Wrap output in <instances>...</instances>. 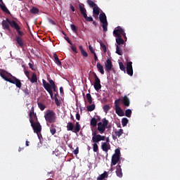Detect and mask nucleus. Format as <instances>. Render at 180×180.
I'll use <instances>...</instances> for the list:
<instances>
[{
	"label": "nucleus",
	"instance_id": "26",
	"mask_svg": "<svg viewBox=\"0 0 180 180\" xmlns=\"http://www.w3.org/2000/svg\"><path fill=\"white\" fill-rule=\"evenodd\" d=\"M57 126L54 124H51L50 127V133L52 134V136H54V134L57 132V129L56 128Z\"/></svg>",
	"mask_w": 180,
	"mask_h": 180
},
{
	"label": "nucleus",
	"instance_id": "57",
	"mask_svg": "<svg viewBox=\"0 0 180 180\" xmlns=\"http://www.w3.org/2000/svg\"><path fill=\"white\" fill-rule=\"evenodd\" d=\"M81 53L83 57H88V53H86V51H85L84 50L82 51Z\"/></svg>",
	"mask_w": 180,
	"mask_h": 180
},
{
	"label": "nucleus",
	"instance_id": "23",
	"mask_svg": "<svg viewBox=\"0 0 180 180\" xmlns=\"http://www.w3.org/2000/svg\"><path fill=\"white\" fill-rule=\"evenodd\" d=\"M115 113H117V115L120 117L124 116V112L122 108H120V106L115 107Z\"/></svg>",
	"mask_w": 180,
	"mask_h": 180
},
{
	"label": "nucleus",
	"instance_id": "17",
	"mask_svg": "<svg viewBox=\"0 0 180 180\" xmlns=\"http://www.w3.org/2000/svg\"><path fill=\"white\" fill-rule=\"evenodd\" d=\"M115 134H112V137L114 140H117V138H120V136L123 134V129H120L119 130L115 131Z\"/></svg>",
	"mask_w": 180,
	"mask_h": 180
},
{
	"label": "nucleus",
	"instance_id": "30",
	"mask_svg": "<svg viewBox=\"0 0 180 180\" xmlns=\"http://www.w3.org/2000/svg\"><path fill=\"white\" fill-rule=\"evenodd\" d=\"M28 79H30L32 84H35V82H37V75H36V73H33L32 77H30Z\"/></svg>",
	"mask_w": 180,
	"mask_h": 180
},
{
	"label": "nucleus",
	"instance_id": "58",
	"mask_svg": "<svg viewBox=\"0 0 180 180\" xmlns=\"http://www.w3.org/2000/svg\"><path fill=\"white\" fill-rule=\"evenodd\" d=\"M79 153V148L77 147L76 149L74 150V154L77 155Z\"/></svg>",
	"mask_w": 180,
	"mask_h": 180
},
{
	"label": "nucleus",
	"instance_id": "1",
	"mask_svg": "<svg viewBox=\"0 0 180 180\" xmlns=\"http://www.w3.org/2000/svg\"><path fill=\"white\" fill-rule=\"evenodd\" d=\"M45 120L47 123H56L57 122V116L53 110H47L44 114Z\"/></svg>",
	"mask_w": 180,
	"mask_h": 180
},
{
	"label": "nucleus",
	"instance_id": "52",
	"mask_svg": "<svg viewBox=\"0 0 180 180\" xmlns=\"http://www.w3.org/2000/svg\"><path fill=\"white\" fill-rule=\"evenodd\" d=\"M64 39H65V40H66V41H68V43H69V44H70L71 46H72V42L71 40L70 39V37H65Z\"/></svg>",
	"mask_w": 180,
	"mask_h": 180
},
{
	"label": "nucleus",
	"instance_id": "48",
	"mask_svg": "<svg viewBox=\"0 0 180 180\" xmlns=\"http://www.w3.org/2000/svg\"><path fill=\"white\" fill-rule=\"evenodd\" d=\"M101 45V50L103 51V53H106L107 50H106V45H105L103 43H101L100 44Z\"/></svg>",
	"mask_w": 180,
	"mask_h": 180
},
{
	"label": "nucleus",
	"instance_id": "10",
	"mask_svg": "<svg viewBox=\"0 0 180 180\" xmlns=\"http://www.w3.org/2000/svg\"><path fill=\"white\" fill-rule=\"evenodd\" d=\"M94 86L96 91H99L102 88V85L101 84V79L96 75V73H94Z\"/></svg>",
	"mask_w": 180,
	"mask_h": 180
},
{
	"label": "nucleus",
	"instance_id": "12",
	"mask_svg": "<svg viewBox=\"0 0 180 180\" xmlns=\"http://www.w3.org/2000/svg\"><path fill=\"white\" fill-rule=\"evenodd\" d=\"M8 82L15 85V86H17V88H19V89L22 88V82H20V80L19 79L15 77L14 76H13L10 79V81Z\"/></svg>",
	"mask_w": 180,
	"mask_h": 180
},
{
	"label": "nucleus",
	"instance_id": "33",
	"mask_svg": "<svg viewBox=\"0 0 180 180\" xmlns=\"http://www.w3.org/2000/svg\"><path fill=\"white\" fill-rule=\"evenodd\" d=\"M116 53L118 56H123V49L119 45L116 46Z\"/></svg>",
	"mask_w": 180,
	"mask_h": 180
},
{
	"label": "nucleus",
	"instance_id": "2",
	"mask_svg": "<svg viewBox=\"0 0 180 180\" xmlns=\"http://www.w3.org/2000/svg\"><path fill=\"white\" fill-rule=\"evenodd\" d=\"M102 122L98 123V127L97 130L100 134H103L105 133V130L106 129H110V127H108V124H109V121L106 120V118H103L102 120Z\"/></svg>",
	"mask_w": 180,
	"mask_h": 180
},
{
	"label": "nucleus",
	"instance_id": "19",
	"mask_svg": "<svg viewBox=\"0 0 180 180\" xmlns=\"http://www.w3.org/2000/svg\"><path fill=\"white\" fill-rule=\"evenodd\" d=\"M15 41L21 49H23V47H25V44H23V39H22V37L16 35Z\"/></svg>",
	"mask_w": 180,
	"mask_h": 180
},
{
	"label": "nucleus",
	"instance_id": "25",
	"mask_svg": "<svg viewBox=\"0 0 180 180\" xmlns=\"http://www.w3.org/2000/svg\"><path fill=\"white\" fill-rule=\"evenodd\" d=\"M79 9L83 17H84L86 15V9L84 8V4H79Z\"/></svg>",
	"mask_w": 180,
	"mask_h": 180
},
{
	"label": "nucleus",
	"instance_id": "56",
	"mask_svg": "<svg viewBox=\"0 0 180 180\" xmlns=\"http://www.w3.org/2000/svg\"><path fill=\"white\" fill-rule=\"evenodd\" d=\"M49 85H51V86H54L56 85V83L54 82V81L53 79H49Z\"/></svg>",
	"mask_w": 180,
	"mask_h": 180
},
{
	"label": "nucleus",
	"instance_id": "22",
	"mask_svg": "<svg viewBox=\"0 0 180 180\" xmlns=\"http://www.w3.org/2000/svg\"><path fill=\"white\" fill-rule=\"evenodd\" d=\"M1 25L4 30H8V32H11V26H9V22H8V21H6V20H4L1 22Z\"/></svg>",
	"mask_w": 180,
	"mask_h": 180
},
{
	"label": "nucleus",
	"instance_id": "34",
	"mask_svg": "<svg viewBox=\"0 0 180 180\" xmlns=\"http://www.w3.org/2000/svg\"><path fill=\"white\" fill-rule=\"evenodd\" d=\"M97 68L98 71H100L101 74L103 75L105 74V70H103V66L101 65V63H97Z\"/></svg>",
	"mask_w": 180,
	"mask_h": 180
},
{
	"label": "nucleus",
	"instance_id": "21",
	"mask_svg": "<svg viewBox=\"0 0 180 180\" xmlns=\"http://www.w3.org/2000/svg\"><path fill=\"white\" fill-rule=\"evenodd\" d=\"M101 149L103 150V151H105V153H108V151H109V150H110V146L109 145V143H108L106 142H102L101 143Z\"/></svg>",
	"mask_w": 180,
	"mask_h": 180
},
{
	"label": "nucleus",
	"instance_id": "61",
	"mask_svg": "<svg viewBox=\"0 0 180 180\" xmlns=\"http://www.w3.org/2000/svg\"><path fill=\"white\" fill-rule=\"evenodd\" d=\"M70 8L72 12H75V8L74 7V6H72V4H70Z\"/></svg>",
	"mask_w": 180,
	"mask_h": 180
},
{
	"label": "nucleus",
	"instance_id": "43",
	"mask_svg": "<svg viewBox=\"0 0 180 180\" xmlns=\"http://www.w3.org/2000/svg\"><path fill=\"white\" fill-rule=\"evenodd\" d=\"M119 65L121 71H124V72L126 73V66H124V65L122 62L119 63Z\"/></svg>",
	"mask_w": 180,
	"mask_h": 180
},
{
	"label": "nucleus",
	"instance_id": "32",
	"mask_svg": "<svg viewBox=\"0 0 180 180\" xmlns=\"http://www.w3.org/2000/svg\"><path fill=\"white\" fill-rule=\"evenodd\" d=\"M93 151L94 153H99V146H98V143L99 142H93Z\"/></svg>",
	"mask_w": 180,
	"mask_h": 180
},
{
	"label": "nucleus",
	"instance_id": "41",
	"mask_svg": "<svg viewBox=\"0 0 180 180\" xmlns=\"http://www.w3.org/2000/svg\"><path fill=\"white\" fill-rule=\"evenodd\" d=\"M103 111L105 113H108L109 110H110V105L106 104L103 107Z\"/></svg>",
	"mask_w": 180,
	"mask_h": 180
},
{
	"label": "nucleus",
	"instance_id": "24",
	"mask_svg": "<svg viewBox=\"0 0 180 180\" xmlns=\"http://www.w3.org/2000/svg\"><path fill=\"white\" fill-rule=\"evenodd\" d=\"M0 8L1 9V11H3V12H5L6 13H8V15H11V11H9V10L8 9V8H6V6L5 5V4H0Z\"/></svg>",
	"mask_w": 180,
	"mask_h": 180
},
{
	"label": "nucleus",
	"instance_id": "55",
	"mask_svg": "<svg viewBox=\"0 0 180 180\" xmlns=\"http://www.w3.org/2000/svg\"><path fill=\"white\" fill-rule=\"evenodd\" d=\"M113 155H117V157H120V150L116 149L115 153Z\"/></svg>",
	"mask_w": 180,
	"mask_h": 180
},
{
	"label": "nucleus",
	"instance_id": "50",
	"mask_svg": "<svg viewBox=\"0 0 180 180\" xmlns=\"http://www.w3.org/2000/svg\"><path fill=\"white\" fill-rule=\"evenodd\" d=\"M56 98H55V103L56 105V106H60L61 105V103H60V101L58 100V98H57V95H55Z\"/></svg>",
	"mask_w": 180,
	"mask_h": 180
},
{
	"label": "nucleus",
	"instance_id": "36",
	"mask_svg": "<svg viewBox=\"0 0 180 180\" xmlns=\"http://www.w3.org/2000/svg\"><path fill=\"white\" fill-rule=\"evenodd\" d=\"M30 12L32 13L33 15H36L37 13H39V8L36 7H32L30 10Z\"/></svg>",
	"mask_w": 180,
	"mask_h": 180
},
{
	"label": "nucleus",
	"instance_id": "14",
	"mask_svg": "<svg viewBox=\"0 0 180 180\" xmlns=\"http://www.w3.org/2000/svg\"><path fill=\"white\" fill-rule=\"evenodd\" d=\"M133 63L128 62L127 63V74L130 77H133Z\"/></svg>",
	"mask_w": 180,
	"mask_h": 180
},
{
	"label": "nucleus",
	"instance_id": "11",
	"mask_svg": "<svg viewBox=\"0 0 180 180\" xmlns=\"http://www.w3.org/2000/svg\"><path fill=\"white\" fill-rule=\"evenodd\" d=\"M31 127H32L34 131L37 133V134H39V133L41 131V125L39 121L32 123Z\"/></svg>",
	"mask_w": 180,
	"mask_h": 180
},
{
	"label": "nucleus",
	"instance_id": "44",
	"mask_svg": "<svg viewBox=\"0 0 180 180\" xmlns=\"http://www.w3.org/2000/svg\"><path fill=\"white\" fill-rule=\"evenodd\" d=\"M87 4L91 8H95L96 6V4L92 0H87Z\"/></svg>",
	"mask_w": 180,
	"mask_h": 180
},
{
	"label": "nucleus",
	"instance_id": "8",
	"mask_svg": "<svg viewBox=\"0 0 180 180\" xmlns=\"http://www.w3.org/2000/svg\"><path fill=\"white\" fill-rule=\"evenodd\" d=\"M29 117L30 124H32V123L39 122V120L37 119V115H36V112H34V107H32L31 110H30Z\"/></svg>",
	"mask_w": 180,
	"mask_h": 180
},
{
	"label": "nucleus",
	"instance_id": "38",
	"mask_svg": "<svg viewBox=\"0 0 180 180\" xmlns=\"http://www.w3.org/2000/svg\"><path fill=\"white\" fill-rule=\"evenodd\" d=\"M131 109H127L125 110L124 116L127 117H131Z\"/></svg>",
	"mask_w": 180,
	"mask_h": 180
},
{
	"label": "nucleus",
	"instance_id": "49",
	"mask_svg": "<svg viewBox=\"0 0 180 180\" xmlns=\"http://www.w3.org/2000/svg\"><path fill=\"white\" fill-rule=\"evenodd\" d=\"M22 91L24 92L25 96H29V95H30V91H29V89H27V88L22 90Z\"/></svg>",
	"mask_w": 180,
	"mask_h": 180
},
{
	"label": "nucleus",
	"instance_id": "13",
	"mask_svg": "<svg viewBox=\"0 0 180 180\" xmlns=\"http://www.w3.org/2000/svg\"><path fill=\"white\" fill-rule=\"evenodd\" d=\"M6 22L10 25L11 27H13L15 30H19V25L15 20H11L9 18H6Z\"/></svg>",
	"mask_w": 180,
	"mask_h": 180
},
{
	"label": "nucleus",
	"instance_id": "31",
	"mask_svg": "<svg viewBox=\"0 0 180 180\" xmlns=\"http://www.w3.org/2000/svg\"><path fill=\"white\" fill-rule=\"evenodd\" d=\"M97 124H98V120H96V118L95 117L91 118L90 121V126H92L93 127H96Z\"/></svg>",
	"mask_w": 180,
	"mask_h": 180
},
{
	"label": "nucleus",
	"instance_id": "20",
	"mask_svg": "<svg viewBox=\"0 0 180 180\" xmlns=\"http://www.w3.org/2000/svg\"><path fill=\"white\" fill-rule=\"evenodd\" d=\"M116 175L117 176H118L119 178H122L123 176V173L122 172V166H120V164H118L116 166Z\"/></svg>",
	"mask_w": 180,
	"mask_h": 180
},
{
	"label": "nucleus",
	"instance_id": "16",
	"mask_svg": "<svg viewBox=\"0 0 180 180\" xmlns=\"http://www.w3.org/2000/svg\"><path fill=\"white\" fill-rule=\"evenodd\" d=\"M121 103H123L127 108L130 106V98L127 97V96H124V97L121 98Z\"/></svg>",
	"mask_w": 180,
	"mask_h": 180
},
{
	"label": "nucleus",
	"instance_id": "47",
	"mask_svg": "<svg viewBox=\"0 0 180 180\" xmlns=\"http://www.w3.org/2000/svg\"><path fill=\"white\" fill-rule=\"evenodd\" d=\"M119 103H122V98H118V99L115 101V108H117V106H120Z\"/></svg>",
	"mask_w": 180,
	"mask_h": 180
},
{
	"label": "nucleus",
	"instance_id": "46",
	"mask_svg": "<svg viewBox=\"0 0 180 180\" xmlns=\"http://www.w3.org/2000/svg\"><path fill=\"white\" fill-rule=\"evenodd\" d=\"M70 28L72 29V32H74V33H77V32H78V28H77L74 24L70 25Z\"/></svg>",
	"mask_w": 180,
	"mask_h": 180
},
{
	"label": "nucleus",
	"instance_id": "51",
	"mask_svg": "<svg viewBox=\"0 0 180 180\" xmlns=\"http://www.w3.org/2000/svg\"><path fill=\"white\" fill-rule=\"evenodd\" d=\"M19 37H22L25 34V33H23V32L20 31V27H18V30H16Z\"/></svg>",
	"mask_w": 180,
	"mask_h": 180
},
{
	"label": "nucleus",
	"instance_id": "42",
	"mask_svg": "<svg viewBox=\"0 0 180 180\" xmlns=\"http://www.w3.org/2000/svg\"><path fill=\"white\" fill-rule=\"evenodd\" d=\"M37 105L40 110H44V109H46V105H44L43 103L38 102Z\"/></svg>",
	"mask_w": 180,
	"mask_h": 180
},
{
	"label": "nucleus",
	"instance_id": "37",
	"mask_svg": "<svg viewBox=\"0 0 180 180\" xmlns=\"http://www.w3.org/2000/svg\"><path fill=\"white\" fill-rule=\"evenodd\" d=\"M95 108H96L95 104H91L90 105H88L86 107V109H87L88 112H94V110H95Z\"/></svg>",
	"mask_w": 180,
	"mask_h": 180
},
{
	"label": "nucleus",
	"instance_id": "15",
	"mask_svg": "<svg viewBox=\"0 0 180 180\" xmlns=\"http://www.w3.org/2000/svg\"><path fill=\"white\" fill-rule=\"evenodd\" d=\"M105 71L110 72L112 71V68L113 65L112 64V60L110 59H108L105 64Z\"/></svg>",
	"mask_w": 180,
	"mask_h": 180
},
{
	"label": "nucleus",
	"instance_id": "39",
	"mask_svg": "<svg viewBox=\"0 0 180 180\" xmlns=\"http://www.w3.org/2000/svg\"><path fill=\"white\" fill-rule=\"evenodd\" d=\"M86 97L89 105H92V96H91V94H86Z\"/></svg>",
	"mask_w": 180,
	"mask_h": 180
},
{
	"label": "nucleus",
	"instance_id": "7",
	"mask_svg": "<svg viewBox=\"0 0 180 180\" xmlns=\"http://www.w3.org/2000/svg\"><path fill=\"white\" fill-rule=\"evenodd\" d=\"M100 22L103 23V32H108V20L106 19V14L105 13H101L99 15Z\"/></svg>",
	"mask_w": 180,
	"mask_h": 180
},
{
	"label": "nucleus",
	"instance_id": "4",
	"mask_svg": "<svg viewBox=\"0 0 180 180\" xmlns=\"http://www.w3.org/2000/svg\"><path fill=\"white\" fill-rule=\"evenodd\" d=\"M67 130L68 131H72L74 130V133H79V130H81V124H79V122H77L74 127V124H72V122H68L67 125Z\"/></svg>",
	"mask_w": 180,
	"mask_h": 180
},
{
	"label": "nucleus",
	"instance_id": "62",
	"mask_svg": "<svg viewBox=\"0 0 180 180\" xmlns=\"http://www.w3.org/2000/svg\"><path fill=\"white\" fill-rule=\"evenodd\" d=\"M28 65H29L30 68H31V70H34V66H33V64H32L31 63H30L28 64Z\"/></svg>",
	"mask_w": 180,
	"mask_h": 180
},
{
	"label": "nucleus",
	"instance_id": "35",
	"mask_svg": "<svg viewBox=\"0 0 180 180\" xmlns=\"http://www.w3.org/2000/svg\"><path fill=\"white\" fill-rule=\"evenodd\" d=\"M105 178H108V173L106 172H104V174L99 175V176L97 177V180H103Z\"/></svg>",
	"mask_w": 180,
	"mask_h": 180
},
{
	"label": "nucleus",
	"instance_id": "45",
	"mask_svg": "<svg viewBox=\"0 0 180 180\" xmlns=\"http://www.w3.org/2000/svg\"><path fill=\"white\" fill-rule=\"evenodd\" d=\"M83 18H84L86 22H94V18H92V17H88L87 14L83 16Z\"/></svg>",
	"mask_w": 180,
	"mask_h": 180
},
{
	"label": "nucleus",
	"instance_id": "28",
	"mask_svg": "<svg viewBox=\"0 0 180 180\" xmlns=\"http://www.w3.org/2000/svg\"><path fill=\"white\" fill-rule=\"evenodd\" d=\"M115 40L117 46L124 44V40L123 39V38H122V37H117Z\"/></svg>",
	"mask_w": 180,
	"mask_h": 180
},
{
	"label": "nucleus",
	"instance_id": "5",
	"mask_svg": "<svg viewBox=\"0 0 180 180\" xmlns=\"http://www.w3.org/2000/svg\"><path fill=\"white\" fill-rule=\"evenodd\" d=\"M92 141L93 143H99V141H105L106 140V136H102L101 134H98V131H94L92 133Z\"/></svg>",
	"mask_w": 180,
	"mask_h": 180
},
{
	"label": "nucleus",
	"instance_id": "9",
	"mask_svg": "<svg viewBox=\"0 0 180 180\" xmlns=\"http://www.w3.org/2000/svg\"><path fill=\"white\" fill-rule=\"evenodd\" d=\"M0 76L4 81H7L9 82L11 79L13 77L11 73L6 72V70H0Z\"/></svg>",
	"mask_w": 180,
	"mask_h": 180
},
{
	"label": "nucleus",
	"instance_id": "59",
	"mask_svg": "<svg viewBox=\"0 0 180 180\" xmlns=\"http://www.w3.org/2000/svg\"><path fill=\"white\" fill-rule=\"evenodd\" d=\"M71 50H72L74 51V53H78L77 52V47H75V46H71Z\"/></svg>",
	"mask_w": 180,
	"mask_h": 180
},
{
	"label": "nucleus",
	"instance_id": "63",
	"mask_svg": "<svg viewBox=\"0 0 180 180\" xmlns=\"http://www.w3.org/2000/svg\"><path fill=\"white\" fill-rule=\"evenodd\" d=\"M59 91L60 92V94H64V89L63 88V86H60V89H59Z\"/></svg>",
	"mask_w": 180,
	"mask_h": 180
},
{
	"label": "nucleus",
	"instance_id": "3",
	"mask_svg": "<svg viewBox=\"0 0 180 180\" xmlns=\"http://www.w3.org/2000/svg\"><path fill=\"white\" fill-rule=\"evenodd\" d=\"M42 84H43V86H44V89H46V91H47V92H49L51 98H53V96L54 95L53 94V92H57V89L56 88V85L51 86V85H50V84H49L44 79H42Z\"/></svg>",
	"mask_w": 180,
	"mask_h": 180
},
{
	"label": "nucleus",
	"instance_id": "54",
	"mask_svg": "<svg viewBox=\"0 0 180 180\" xmlns=\"http://www.w3.org/2000/svg\"><path fill=\"white\" fill-rule=\"evenodd\" d=\"M25 74L27 78H28V79H30V73L29 72V71L25 70Z\"/></svg>",
	"mask_w": 180,
	"mask_h": 180
},
{
	"label": "nucleus",
	"instance_id": "18",
	"mask_svg": "<svg viewBox=\"0 0 180 180\" xmlns=\"http://www.w3.org/2000/svg\"><path fill=\"white\" fill-rule=\"evenodd\" d=\"M119 161H120V156L113 155L111 159V167L116 165Z\"/></svg>",
	"mask_w": 180,
	"mask_h": 180
},
{
	"label": "nucleus",
	"instance_id": "27",
	"mask_svg": "<svg viewBox=\"0 0 180 180\" xmlns=\"http://www.w3.org/2000/svg\"><path fill=\"white\" fill-rule=\"evenodd\" d=\"M53 58L55 60L56 64H57V65H58L59 67H61L62 63H61V61L60 60V58H58V56L57 54L54 53Z\"/></svg>",
	"mask_w": 180,
	"mask_h": 180
},
{
	"label": "nucleus",
	"instance_id": "64",
	"mask_svg": "<svg viewBox=\"0 0 180 180\" xmlns=\"http://www.w3.org/2000/svg\"><path fill=\"white\" fill-rule=\"evenodd\" d=\"M49 22L51 23V25H56V22L51 19H49Z\"/></svg>",
	"mask_w": 180,
	"mask_h": 180
},
{
	"label": "nucleus",
	"instance_id": "6",
	"mask_svg": "<svg viewBox=\"0 0 180 180\" xmlns=\"http://www.w3.org/2000/svg\"><path fill=\"white\" fill-rule=\"evenodd\" d=\"M113 34L115 36V37H123L124 39H127V37H126V32H124V30L120 27H118L114 30Z\"/></svg>",
	"mask_w": 180,
	"mask_h": 180
},
{
	"label": "nucleus",
	"instance_id": "60",
	"mask_svg": "<svg viewBox=\"0 0 180 180\" xmlns=\"http://www.w3.org/2000/svg\"><path fill=\"white\" fill-rule=\"evenodd\" d=\"M76 119L77 120H81V115H79V112L76 114Z\"/></svg>",
	"mask_w": 180,
	"mask_h": 180
},
{
	"label": "nucleus",
	"instance_id": "40",
	"mask_svg": "<svg viewBox=\"0 0 180 180\" xmlns=\"http://www.w3.org/2000/svg\"><path fill=\"white\" fill-rule=\"evenodd\" d=\"M127 123H129V120L126 117H124L122 119V124L123 127H125V126H127Z\"/></svg>",
	"mask_w": 180,
	"mask_h": 180
},
{
	"label": "nucleus",
	"instance_id": "53",
	"mask_svg": "<svg viewBox=\"0 0 180 180\" xmlns=\"http://www.w3.org/2000/svg\"><path fill=\"white\" fill-rule=\"evenodd\" d=\"M89 51H90V53H91V54H96V53H95V51H94V48L91 46H89Z\"/></svg>",
	"mask_w": 180,
	"mask_h": 180
},
{
	"label": "nucleus",
	"instance_id": "29",
	"mask_svg": "<svg viewBox=\"0 0 180 180\" xmlns=\"http://www.w3.org/2000/svg\"><path fill=\"white\" fill-rule=\"evenodd\" d=\"M93 13L94 15V18H98V16L99 15V7H98L97 6H94L93 8Z\"/></svg>",
	"mask_w": 180,
	"mask_h": 180
}]
</instances>
